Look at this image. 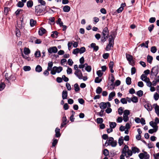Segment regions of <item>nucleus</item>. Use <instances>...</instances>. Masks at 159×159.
I'll use <instances>...</instances> for the list:
<instances>
[{
    "instance_id": "1",
    "label": "nucleus",
    "mask_w": 159,
    "mask_h": 159,
    "mask_svg": "<svg viewBox=\"0 0 159 159\" xmlns=\"http://www.w3.org/2000/svg\"><path fill=\"white\" fill-rule=\"evenodd\" d=\"M46 7L38 5L35 7L34 14L37 16H39L41 13L43 12L46 10Z\"/></svg>"
},
{
    "instance_id": "2",
    "label": "nucleus",
    "mask_w": 159,
    "mask_h": 159,
    "mask_svg": "<svg viewBox=\"0 0 159 159\" xmlns=\"http://www.w3.org/2000/svg\"><path fill=\"white\" fill-rule=\"evenodd\" d=\"M159 71V66L157 65L152 68L150 72V78L151 79L153 78V76L157 77Z\"/></svg>"
},
{
    "instance_id": "3",
    "label": "nucleus",
    "mask_w": 159,
    "mask_h": 159,
    "mask_svg": "<svg viewBox=\"0 0 159 159\" xmlns=\"http://www.w3.org/2000/svg\"><path fill=\"white\" fill-rule=\"evenodd\" d=\"M143 153H141L139 155V157L140 159H149L150 155L147 152L143 151Z\"/></svg>"
},
{
    "instance_id": "4",
    "label": "nucleus",
    "mask_w": 159,
    "mask_h": 159,
    "mask_svg": "<svg viewBox=\"0 0 159 159\" xmlns=\"http://www.w3.org/2000/svg\"><path fill=\"white\" fill-rule=\"evenodd\" d=\"M132 116V113H130L129 110H125L123 112V119H129V117Z\"/></svg>"
},
{
    "instance_id": "5",
    "label": "nucleus",
    "mask_w": 159,
    "mask_h": 159,
    "mask_svg": "<svg viewBox=\"0 0 159 159\" xmlns=\"http://www.w3.org/2000/svg\"><path fill=\"white\" fill-rule=\"evenodd\" d=\"M159 123V120H155V121H151L149 122L150 125L155 129V131L156 132L158 129V126L157 125Z\"/></svg>"
},
{
    "instance_id": "6",
    "label": "nucleus",
    "mask_w": 159,
    "mask_h": 159,
    "mask_svg": "<svg viewBox=\"0 0 159 159\" xmlns=\"http://www.w3.org/2000/svg\"><path fill=\"white\" fill-rule=\"evenodd\" d=\"M126 57L129 61V64L131 65L132 66H133L134 65V61L133 59V56L130 55L126 53Z\"/></svg>"
},
{
    "instance_id": "7",
    "label": "nucleus",
    "mask_w": 159,
    "mask_h": 159,
    "mask_svg": "<svg viewBox=\"0 0 159 159\" xmlns=\"http://www.w3.org/2000/svg\"><path fill=\"white\" fill-rule=\"evenodd\" d=\"M74 74L79 79H82L83 77V74L80 69H78L76 70L75 71Z\"/></svg>"
},
{
    "instance_id": "8",
    "label": "nucleus",
    "mask_w": 159,
    "mask_h": 159,
    "mask_svg": "<svg viewBox=\"0 0 159 159\" xmlns=\"http://www.w3.org/2000/svg\"><path fill=\"white\" fill-rule=\"evenodd\" d=\"M57 49L55 46L51 47L48 49V52L49 53H56L57 52Z\"/></svg>"
},
{
    "instance_id": "9",
    "label": "nucleus",
    "mask_w": 159,
    "mask_h": 159,
    "mask_svg": "<svg viewBox=\"0 0 159 159\" xmlns=\"http://www.w3.org/2000/svg\"><path fill=\"white\" fill-rule=\"evenodd\" d=\"M47 32L46 30L43 27H41L38 31L39 34L40 36H42L45 34Z\"/></svg>"
},
{
    "instance_id": "10",
    "label": "nucleus",
    "mask_w": 159,
    "mask_h": 159,
    "mask_svg": "<svg viewBox=\"0 0 159 159\" xmlns=\"http://www.w3.org/2000/svg\"><path fill=\"white\" fill-rule=\"evenodd\" d=\"M145 108L149 111H151L152 110V107L151 104L146 103L144 105Z\"/></svg>"
},
{
    "instance_id": "11",
    "label": "nucleus",
    "mask_w": 159,
    "mask_h": 159,
    "mask_svg": "<svg viewBox=\"0 0 159 159\" xmlns=\"http://www.w3.org/2000/svg\"><path fill=\"white\" fill-rule=\"evenodd\" d=\"M60 129L58 127H57L55 129V137L57 138L60 137L61 136V134L60 133Z\"/></svg>"
},
{
    "instance_id": "12",
    "label": "nucleus",
    "mask_w": 159,
    "mask_h": 159,
    "mask_svg": "<svg viewBox=\"0 0 159 159\" xmlns=\"http://www.w3.org/2000/svg\"><path fill=\"white\" fill-rule=\"evenodd\" d=\"M90 47L91 48H93V51L95 52H97L99 49V47L96 46V43H92L90 44Z\"/></svg>"
},
{
    "instance_id": "13",
    "label": "nucleus",
    "mask_w": 159,
    "mask_h": 159,
    "mask_svg": "<svg viewBox=\"0 0 159 159\" xmlns=\"http://www.w3.org/2000/svg\"><path fill=\"white\" fill-rule=\"evenodd\" d=\"M109 31L108 28L107 27H106L103 29L102 35H109Z\"/></svg>"
},
{
    "instance_id": "14",
    "label": "nucleus",
    "mask_w": 159,
    "mask_h": 159,
    "mask_svg": "<svg viewBox=\"0 0 159 159\" xmlns=\"http://www.w3.org/2000/svg\"><path fill=\"white\" fill-rule=\"evenodd\" d=\"M153 106L154 107L155 113L157 115H159V106L158 105L157 103H154L153 105Z\"/></svg>"
},
{
    "instance_id": "15",
    "label": "nucleus",
    "mask_w": 159,
    "mask_h": 159,
    "mask_svg": "<svg viewBox=\"0 0 159 159\" xmlns=\"http://www.w3.org/2000/svg\"><path fill=\"white\" fill-rule=\"evenodd\" d=\"M131 150L133 153L135 154L136 153H139L140 152V149L136 147H132L131 148Z\"/></svg>"
},
{
    "instance_id": "16",
    "label": "nucleus",
    "mask_w": 159,
    "mask_h": 159,
    "mask_svg": "<svg viewBox=\"0 0 159 159\" xmlns=\"http://www.w3.org/2000/svg\"><path fill=\"white\" fill-rule=\"evenodd\" d=\"M128 150H129V147L127 145H125L121 151L122 154H124L126 156Z\"/></svg>"
},
{
    "instance_id": "17",
    "label": "nucleus",
    "mask_w": 159,
    "mask_h": 159,
    "mask_svg": "<svg viewBox=\"0 0 159 159\" xmlns=\"http://www.w3.org/2000/svg\"><path fill=\"white\" fill-rule=\"evenodd\" d=\"M68 96V93L66 90H63L62 92V98L63 100L66 99Z\"/></svg>"
},
{
    "instance_id": "18",
    "label": "nucleus",
    "mask_w": 159,
    "mask_h": 159,
    "mask_svg": "<svg viewBox=\"0 0 159 159\" xmlns=\"http://www.w3.org/2000/svg\"><path fill=\"white\" fill-rule=\"evenodd\" d=\"M116 93L115 92H111L109 94L108 100L109 101H111L113 97L115 96Z\"/></svg>"
},
{
    "instance_id": "19",
    "label": "nucleus",
    "mask_w": 159,
    "mask_h": 159,
    "mask_svg": "<svg viewBox=\"0 0 159 159\" xmlns=\"http://www.w3.org/2000/svg\"><path fill=\"white\" fill-rule=\"evenodd\" d=\"M102 36L101 38V41L104 43L107 40V39L108 38V35H102Z\"/></svg>"
},
{
    "instance_id": "20",
    "label": "nucleus",
    "mask_w": 159,
    "mask_h": 159,
    "mask_svg": "<svg viewBox=\"0 0 159 159\" xmlns=\"http://www.w3.org/2000/svg\"><path fill=\"white\" fill-rule=\"evenodd\" d=\"M114 39L113 38V36L112 35H111L109 36V43L110 44H113L114 45Z\"/></svg>"
},
{
    "instance_id": "21",
    "label": "nucleus",
    "mask_w": 159,
    "mask_h": 159,
    "mask_svg": "<svg viewBox=\"0 0 159 159\" xmlns=\"http://www.w3.org/2000/svg\"><path fill=\"white\" fill-rule=\"evenodd\" d=\"M35 71L39 73L42 71V67L39 65H37L35 68Z\"/></svg>"
},
{
    "instance_id": "22",
    "label": "nucleus",
    "mask_w": 159,
    "mask_h": 159,
    "mask_svg": "<svg viewBox=\"0 0 159 159\" xmlns=\"http://www.w3.org/2000/svg\"><path fill=\"white\" fill-rule=\"evenodd\" d=\"M54 68H56L55 70L56 71V72L57 73H60L63 70V68L61 66L57 67L56 66H54Z\"/></svg>"
},
{
    "instance_id": "23",
    "label": "nucleus",
    "mask_w": 159,
    "mask_h": 159,
    "mask_svg": "<svg viewBox=\"0 0 159 159\" xmlns=\"http://www.w3.org/2000/svg\"><path fill=\"white\" fill-rule=\"evenodd\" d=\"M38 2L40 4H39L40 6H42V7H46V2L43 0H38Z\"/></svg>"
},
{
    "instance_id": "24",
    "label": "nucleus",
    "mask_w": 159,
    "mask_h": 159,
    "mask_svg": "<svg viewBox=\"0 0 159 159\" xmlns=\"http://www.w3.org/2000/svg\"><path fill=\"white\" fill-rule=\"evenodd\" d=\"M100 107L102 109H105L107 107V105L106 103L104 102H101L100 103Z\"/></svg>"
},
{
    "instance_id": "25",
    "label": "nucleus",
    "mask_w": 159,
    "mask_h": 159,
    "mask_svg": "<svg viewBox=\"0 0 159 159\" xmlns=\"http://www.w3.org/2000/svg\"><path fill=\"white\" fill-rule=\"evenodd\" d=\"M16 80V77L13 75H11L9 77V78L8 79L7 81L9 83H10V81H14Z\"/></svg>"
},
{
    "instance_id": "26",
    "label": "nucleus",
    "mask_w": 159,
    "mask_h": 159,
    "mask_svg": "<svg viewBox=\"0 0 159 159\" xmlns=\"http://www.w3.org/2000/svg\"><path fill=\"white\" fill-rule=\"evenodd\" d=\"M153 60V57L149 55H148L147 56V61L151 64Z\"/></svg>"
},
{
    "instance_id": "27",
    "label": "nucleus",
    "mask_w": 159,
    "mask_h": 159,
    "mask_svg": "<svg viewBox=\"0 0 159 159\" xmlns=\"http://www.w3.org/2000/svg\"><path fill=\"white\" fill-rule=\"evenodd\" d=\"M63 11L65 12H68L70 9V7L68 6H65L63 7Z\"/></svg>"
},
{
    "instance_id": "28",
    "label": "nucleus",
    "mask_w": 159,
    "mask_h": 159,
    "mask_svg": "<svg viewBox=\"0 0 159 159\" xmlns=\"http://www.w3.org/2000/svg\"><path fill=\"white\" fill-rule=\"evenodd\" d=\"M36 24V21L35 20H34V19H31L30 20V25L31 27H33Z\"/></svg>"
},
{
    "instance_id": "29",
    "label": "nucleus",
    "mask_w": 159,
    "mask_h": 159,
    "mask_svg": "<svg viewBox=\"0 0 159 159\" xmlns=\"http://www.w3.org/2000/svg\"><path fill=\"white\" fill-rule=\"evenodd\" d=\"M33 5V2L32 0H29L27 2V6L28 7H31Z\"/></svg>"
},
{
    "instance_id": "30",
    "label": "nucleus",
    "mask_w": 159,
    "mask_h": 159,
    "mask_svg": "<svg viewBox=\"0 0 159 159\" xmlns=\"http://www.w3.org/2000/svg\"><path fill=\"white\" fill-rule=\"evenodd\" d=\"M109 124L110 128L112 129L114 128L116 125V123L115 122H109Z\"/></svg>"
},
{
    "instance_id": "31",
    "label": "nucleus",
    "mask_w": 159,
    "mask_h": 159,
    "mask_svg": "<svg viewBox=\"0 0 159 159\" xmlns=\"http://www.w3.org/2000/svg\"><path fill=\"white\" fill-rule=\"evenodd\" d=\"M53 63L52 61H49L48 64V67H47L48 70L50 71L53 66Z\"/></svg>"
},
{
    "instance_id": "32",
    "label": "nucleus",
    "mask_w": 159,
    "mask_h": 159,
    "mask_svg": "<svg viewBox=\"0 0 159 159\" xmlns=\"http://www.w3.org/2000/svg\"><path fill=\"white\" fill-rule=\"evenodd\" d=\"M24 53L25 55H28L30 53V49L27 48H25L24 49Z\"/></svg>"
},
{
    "instance_id": "33",
    "label": "nucleus",
    "mask_w": 159,
    "mask_h": 159,
    "mask_svg": "<svg viewBox=\"0 0 159 159\" xmlns=\"http://www.w3.org/2000/svg\"><path fill=\"white\" fill-rule=\"evenodd\" d=\"M126 84L128 85L130 84L131 83V78L129 77H127L126 79Z\"/></svg>"
},
{
    "instance_id": "34",
    "label": "nucleus",
    "mask_w": 159,
    "mask_h": 159,
    "mask_svg": "<svg viewBox=\"0 0 159 159\" xmlns=\"http://www.w3.org/2000/svg\"><path fill=\"white\" fill-rule=\"evenodd\" d=\"M102 91V89L100 87H98L96 90V93L97 94H100Z\"/></svg>"
},
{
    "instance_id": "35",
    "label": "nucleus",
    "mask_w": 159,
    "mask_h": 159,
    "mask_svg": "<svg viewBox=\"0 0 159 159\" xmlns=\"http://www.w3.org/2000/svg\"><path fill=\"white\" fill-rule=\"evenodd\" d=\"M74 87L75 88V92H77L80 90V89L77 83H75L74 85Z\"/></svg>"
},
{
    "instance_id": "36",
    "label": "nucleus",
    "mask_w": 159,
    "mask_h": 159,
    "mask_svg": "<svg viewBox=\"0 0 159 159\" xmlns=\"http://www.w3.org/2000/svg\"><path fill=\"white\" fill-rule=\"evenodd\" d=\"M124 107H120L118 110V114L120 115H122L123 113V110L124 109Z\"/></svg>"
},
{
    "instance_id": "37",
    "label": "nucleus",
    "mask_w": 159,
    "mask_h": 159,
    "mask_svg": "<svg viewBox=\"0 0 159 159\" xmlns=\"http://www.w3.org/2000/svg\"><path fill=\"white\" fill-rule=\"evenodd\" d=\"M127 153L128 155L126 156V155L125 156L126 158H128L130 156H131L133 154V152L132 151L129 150H129H128L127 152Z\"/></svg>"
},
{
    "instance_id": "38",
    "label": "nucleus",
    "mask_w": 159,
    "mask_h": 159,
    "mask_svg": "<svg viewBox=\"0 0 159 159\" xmlns=\"http://www.w3.org/2000/svg\"><path fill=\"white\" fill-rule=\"evenodd\" d=\"M79 53L80 54L83 53L85 52L86 51V49L85 47H81L80 49L79 48Z\"/></svg>"
},
{
    "instance_id": "39",
    "label": "nucleus",
    "mask_w": 159,
    "mask_h": 159,
    "mask_svg": "<svg viewBox=\"0 0 159 159\" xmlns=\"http://www.w3.org/2000/svg\"><path fill=\"white\" fill-rule=\"evenodd\" d=\"M122 138L123 137L121 136L118 139V143L120 146H121L123 143L124 140Z\"/></svg>"
},
{
    "instance_id": "40",
    "label": "nucleus",
    "mask_w": 159,
    "mask_h": 159,
    "mask_svg": "<svg viewBox=\"0 0 159 159\" xmlns=\"http://www.w3.org/2000/svg\"><path fill=\"white\" fill-rule=\"evenodd\" d=\"M67 120H64L62 123L61 124L60 128H62L67 123L69 122V121H67Z\"/></svg>"
},
{
    "instance_id": "41",
    "label": "nucleus",
    "mask_w": 159,
    "mask_h": 159,
    "mask_svg": "<svg viewBox=\"0 0 159 159\" xmlns=\"http://www.w3.org/2000/svg\"><path fill=\"white\" fill-rule=\"evenodd\" d=\"M24 5V4L21 1H19L16 4V6L19 7H22Z\"/></svg>"
},
{
    "instance_id": "42",
    "label": "nucleus",
    "mask_w": 159,
    "mask_h": 159,
    "mask_svg": "<svg viewBox=\"0 0 159 159\" xmlns=\"http://www.w3.org/2000/svg\"><path fill=\"white\" fill-rule=\"evenodd\" d=\"M113 44H110L108 43V44L106 48V49L107 51H109L111 50V47H113Z\"/></svg>"
},
{
    "instance_id": "43",
    "label": "nucleus",
    "mask_w": 159,
    "mask_h": 159,
    "mask_svg": "<svg viewBox=\"0 0 159 159\" xmlns=\"http://www.w3.org/2000/svg\"><path fill=\"white\" fill-rule=\"evenodd\" d=\"M10 10V8L8 7H5L4 8V12L5 14L6 15H7L8 12Z\"/></svg>"
},
{
    "instance_id": "44",
    "label": "nucleus",
    "mask_w": 159,
    "mask_h": 159,
    "mask_svg": "<svg viewBox=\"0 0 159 159\" xmlns=\"http://www.w3.org/2000/svg\"><path fill=\"white\" fill-rule=\"evenodd\" d=\"M136 94L139 97H141L143 94V92L141 90H139L137 92Z\"/></svg>"
},
{
    "instance_id": "45",
    "label": "nucleus",
    "mask_w": 159,
    "mask_h": 159,
    "mask_svg": "<svg viewBox=\"0 0 159 159\" xmlns=\"http://www.w3.org/2000/svg\"><path fill=\"white\" fill-rule=\"evenodd\" d=\"M157 51V49L156 46H152L151 48V51L152 53H154Z\"/></svg>"
},
{
    "instance_id": "46",
    "label": "nucleus",
    "mask_w": 159,
    "mask_h": 159,
    "mask_svg": "<svg viewBox=\"0 0 159 159\" xmlns=\"http://www.w3.org/2000/svg\"><path fill=\"white\" fill-rule=\"evenodd\" d=\"M99 77H96L94 80V82L96 83H100L102 81V79H100L99 78Z\"/></svg>"
},
{
    "instance_id": "47",
    "label": "nucleus",
    "mask_w": 159,
    "mask_h": 159,
    "mask_svg": "<svg viewBox=\"0 0 159 159\" xmlns=\"http://www.w3.org/2000/svg\"><path fill=\"white\" fill-rule=\"evenodd\" d=\"M149 42V41H147L145 42L146 45H145L144 43H143L140 44V46L141 47L144 46L145 48H148V43Z\"/></svg>"
},
{
    "instance_id": "48",
    "label": "nucleus",
    "mask_w": 159,
    "mask_h": 159,
    "mask_svg": "<svg viewBox=\"0 0 159 159\" xmlns=\"http://www.w3.org/2000/svg\"><path fill=\"white\" fill-rule=\"evenodd\" d=\"M5 84L4 83L1 82L0 84V91L2 90L5 88Z\"/></svg>"
},
{
    "instance_id": "49",
    "label": "nucleus",
    "mask_w": 159,
    "mask_h": 159,
    "mask_svg": "<svg viewBox=\"0 0 159 159\" xmlns=\"http://www.w3.org/2000/svg\"><path fill=\"white\" fill-rule=\"evenodd\" d=\"M23 11V10L20 9H18L15 12V14L16 16H18L20 13V12Z\"/></svg>"
},
{
    "instance_id": "50",
    "label": "nucleus",
    "mask_w": 159,
    "mask_h": 159,
    "mask_svg": "<svg viewBox=\"0 0 159 159\" xmlns=\"http://www.w3.org/2000/svg\"><path fill=\"white\" fill-rule=\"evenodd\" d=\"M23 70L25 71H29L31 70V67L29 66H25L23 67Z\"/></svg>"
},
{
    "instance_id": "51",
    "label": "nucleus",
    "mask_w": 159,
    "mask_h": 159,
    "mask_svg": "<svg viewBox=\"0 0 159 159\" xmlns=\"http://www.w3.org/2000/svg\"><path fill=\"white\" fill-rule=\"evenodd\" d=\"M103 154L105 156H108L109 154L108 150L107 149H105L103 151Z\"/></svg>"
},
{
    "instance_id": "52",
    "label": "nucleus",
    "mask_w": 159,
    "mask_h": 159,
    "mask_svg": "<svg viewBox=\"0 0 159 159\" xmlns=\"http://www.w3.org/2000/svg\"><path fill=\"white\" fill-rule=\"evenodd\" d=\"M132 102L134 103H137L138 101V98L137 97L134 96L131 99Z\"/></svg>"
},
{
    "instance_id": "53",
    "label": "nucleus",
    "mask_w": 159,
    "mask_h": 159,
    "mask_svg": "<svg viewBox=\"0 0 159 159\" xmlns=\"http://www.w3.org/2000/svg\"><path fill=\"white\" fill-rule=\"evenodd\" d=\"M97 74L98 77H100L102 75L103 73L102 72L101 70H98L97 71Z\"/></svg>"
},
{
    "instance_id": "54",
    "label": "nucleus",
    "mask_w": 159,
    "mask_h": 159,
    "mask_svg": "<svg viewBox=\"0 0 159 159\" xmlns=\"http://www.w3.org/2000/svg\"><path fill=\"white\" fill-rule=\"evenodd\" d=\"M120 101L123 104H126L127 102V101L125 98H121L120 100Z\"/></svg>"
},
{
    "instance_id": "55",
    "label": "nucleus",
    "mask_w": 159,
    "mask_h": 159,
    "mask_svg": "<svg viewBox=\"0 0 159 159\" xmlns=\"http://www.w3.org/2000/svg\"><path fill=\"white\" fill-rule=\"evenodd\" d=\"M92 69L91 66H86L85 68V70L88 72H90L91 71Z\"/></svg>"
},
{
    "instance_id": "56",
    "label": "nucleus",
    "mask_w": 159,
    "mask_h": 159,
    "mask_svg": "<svg viewBox=\"0 0 159 159\" xmlns=\"http://www.w3.org/2000/svg\"><path fill=\"white\" fill-rule=\"evenodd\" d=\"M154 98L156 101L159 98V94L157 93H155L154 95Z\"/></svg>"
},
{
    "instance_id": "57",
    "label": "nucleus",
    "mask_w": 159,
    "mask_h": 159,
    "mask_svg": "<svg viewBox=\"0 0 159 159\" xmlns=\"http://www.w3.org/2000/svg\"><path fill=\"white\" fill-rule=\"evenodd\" d=\"M154 27V26L153 24H152L150 25L148 27V30L150 32H151L153 30Z\"/></svg>"
},
{
    "instance_id": "58",
    "label": "nucleus",
    "mask_w": 159,
    "mask_h": 159,
    "mask_svg": "<svg viewBox=\"0 0 159 159\" xmlns=\"http://www.w3.org/2000/svg\"><path fill=\"white\" fill-rule=\"evenodd\" d=\"M53 141L52 143V146L53 147H55L58 143V140L57 139H53Z\"/></svg>"
},
{
    "instance_id": "59",
    "label": "nucleus",
    "mask_w": 159,
    "mask_h": 159,
    "mask_svg": "<svg viewBox=\"0 0 159 159\" xmlns=\"http://www.w3.org/2000/svg\"><path fill=\"white\" fill-rule=\"evenodd\" d=\"M156 18L154 17H152L150 18L149 19V22L150 23H154L156 21Z\"/></svg>"
},
{
    "instance_id": "60",
    "label": "nucleus",
    "mask_w": 159,
    "mask_h": 159,
    "mask_svg": "<svg viewBox=\"0 0 159 159\" xmlns=\"http://www.w3.org/2000/svg\"><path fill=\"white\" fill-rule=\"evenodd\" d=\"M34 55L36 57H39L41 56L40 52L39 51H37L34 53Z\"/></svg>"
},
{
    "instance_id": "61",
    "label": "nucleus",
    "mask_w": 159,
    "mask_h": 159,
    "mask_svg": "<svg viewBox=\"0 0 159 159\" xmlns=\"http://www.w3.org/2000/svg\"><path fill=\"white\" fill-rule=\"evenodd\" d=\"M16 34L17 36L19 37L20 35V33L19 30L18 28H16Z\"/></svg>"
},
{
    "instance_id": "62",
    "label": "nucleus",
    "mask_w": 159,
    "mask_h": 159,
    "mask_svg": "<svg viewBox=\"0 0 159 159\" xmlns=\"http://www.w3.org/2000/svg\"><path fill=\"white\" fill-rule=\"evenodd\" d=\"M66 87L68 90H71V86L69 83H66Z\"/></svg>"
},
{
    "instance_id": "63",
    "label": "nucleus",
    "mask_w": 159,
    "mask_h": 159,
    "mask_svg": "<svg viewBox=\"0 0 159 159\" xmlns=\"http://www.w3.org/2000/svg\"><path fill=\"white\" fill-rule=\"evenodd\" d=\"M136 71V68L135 67H133L131 69V74L132 75L134 74Z\"/></svg>"
},
{
    "instance_id": "64",
    "label": "nucleus",
    "mask_w": 159,
    "mask_h": 159,
    "mask_svg": "<svg viewBox=\"0 0 159 159\" xmlns=\"http://www.w3.org/2000/svg\"><path fill=\"white\" fill-rule=\"evenodd\" d=\"M79 53V48H76L74 50L72 53L74 54H76Z\"/></svg>"
}]
</instances>
